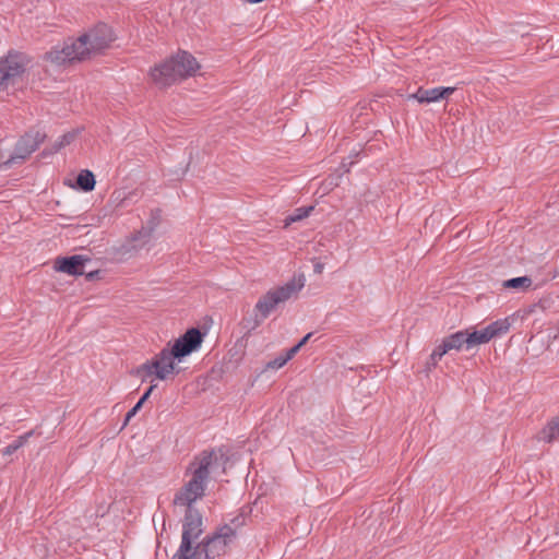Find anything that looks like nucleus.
Returning <instances> with one entry per match:
<instances>
[{"label": "nucleus", "instance_id": "obj_27", "mask_svg": "<svg viewBox=\"0 0 559 559\" xmlns=\"http://www.w3.org/2000/svg\"><path fill=\"white\" fill-rule=\"evenodd\" d=\"M300 348L301 347L298 344H296L289 350H287V353L284 354V356L289 361L299 352Z\"/></svg>", "mask_w": 559, "mask_h": 559}, {"label": "nucleus", "instance_id": "obj_26", "mask_svg": "<svg viewBox=\"0 0 559 559\" xmlns=\"http://www.w3.org/2000/svg\"><path fill=\"white\" fill-rule=\"evenodd\" d=\"M74 133H67L62 136L61 142L59 143V147H62L67 144H70L74 139Z\"/></svg>", "mask_w": 559, "mask_h": 559}, {"label": "nucleus", "instance_id": "obj_18", "mask_svg": "<svg viewBox=\"0 0 559 559\" xmlns=\"http://www.w3.org/2000/svg\"><path fill=\"white\" fill-rule=\"evenodd\" d=\"M76 183L83 191H92L95 188L96 183L95 176L88 169L81 170L78 175Z\"/></svg>", "mask_w": 559, "mask_h": 559}, {"label": "nucleus", "instance_id": "obj_21", "mask_svg": "<svg viewBox=\"0 0 559 559\" xmlns=\"http://www.w3.org/2000/svg\"><path fill=\"white\" fill-rule=\"evenodd\" d=\"M32 436V432H26L23 436H20L16 438L12 443H10L8 447H5L2 451L3 455H11L15 451H17L20 448H22L28 440V438Z\"/></svg>", "mask_w": 559, "mask_h": 559}, {"label": "nucleus", "instance_id": "obj_9", "mask_svg": "<svg viewBox=\"0 0 559 559\" xmlns=\"http://www.w3.org/2000/svg\"><path fill=\"white\" fill-rule=\"evenodd\" d=\"M150 78L152 82L159 87H168L181 81L180 76L177 74L176 66L171 61L170 57L152 68L150 70Z\"/></svg>", "mask_w": 559, "mask_h": 559}, {"label": "nucleus", "instance_id": "obj_2", "mask_svg": "<svg viewBox=\"0 0 559 559\" xmlns=\"http://www.w3.org/2000/svg\"><path fill=\"white\" fill-rule=\"evenodd\" d=\"M115 39L111 27L102 23L76 39L70 38L62 46L51 48L46 52L45 60L59 67L92 59L108 49Z\"/></svg>", "mask_w": 559, "mask_h": 559}, {"label": "nucleus", "instance_id": "obj_20", "mask_svg": "<svg viewBox=\"0 0 559 559\" xmlns=\"http://www.w3.org/2000/svg\"><path fill=\"white\" fill-rule=\"evenodd\" d=\"M532 278L528 276L514 277L503 282V287L512 289H527L532 286Z\"/></svg>", "mask_w": 559, "mask_h": 559}, {"label": "nucleus", "instance_id": "obj_7", "mask_svg": "<svg viewBox=\"0 0 559 559\" xmlns=\"http://www.w3.org/2000/svg\"><path fill=\"white\" fill-rule=\"evenodd\" d=\"M202 342L203 335L200 330L191 328L174 342L170 349L174 352V355L178 357V362H181L185 357L198 350Z\"/></svg>", "mask_w": 559, "mask_h": 559}, {"label": "nucleus", "instance_id": "obj_14", "mask_svg": "<svg viewBox=\"0 0 559 559\" xmlns=\"http://www.w3.org/2000/svg\"><path fill=\"white\" fill-rule=\"evenodd\" d=\"M442 348V352L448 354L451 350H460L463 347L467 349V341H466V332L459 331L447 337H444L439 344Z\"/></svg>", "mask_w": 559, "mask_h": 559}, {"label": "nucleus", "instance_id": "obj_10", "mask_svg": "<svg viewBox=\"0 0 559 559\" xmlns=\"http://www.w3.org/2000/svg\"><path fill=\"white\" fill-rule=\"evenodd\" d=\"M44 138L45 135L39 131L26 133L17 142L14 154L10 156L9 159L5 160V164H13L17 159H25L38 147V145L44 141Z\"/></svg>", "mask_w": 559, "mask_h": 559}, {"label": "nucleus", "instance_id": "obj_22", "mask_svg": "<svg viewBox=\"0 0 559 559\" xmlns=\"http://www.w3.org/2000/svg\"><path fill=\"white\" fill-rule=\"evenodd\" d=\"M445 355V353L442 352V348L440 345H438L431 353L429 360L427 362L428 367H436L438 361Z\"/></svg>", "mask_w": 559, "mask_h": 559}, {"label": "nucleus", "instance_id": "obj_19", "mask_svg": "<svg viewBox=\"0 0 559 559\" xmlns=\"http://www.w3.org/2000/svg\"><path fill=\"white\" fill-rule=\"evenodd\" d=\"M313 210H314L313 205L295 209L294 212L285 218V221H284L285 227L289 226L293 223L302 221L304 218L308 217L312 213Z\"/></svg>", "mask_w": 559, "mask_h": 559}, {"label": "nucleus", "instance_id": "obj_12", "mask_svg": "<svg viewBox=\"0 0 559 559\" xmlns=\"http://www.w3.org/2000/svg\"><path fill=\"white\" fill-rule=\"evenodd\" d=\"M88 261V258H85L80 254L67 258H58L55 261V270L58 272L66 273L68 275H82L84 274V265Z\"/></svg>", "mask_w": 559, "mask_h": 559}, {"label": "nucleus", "instance_id": "obj_24", "mask_svg": "<svg viewBox=\"0 0 559 559\" xmlns=\"http://www.w3.org/2000/svg\"><path fill=\"white\" fill-rule=\"evenodd\" d=\"M142 404L138 402L126 415L124 425L141 409Z\"/></svg>", "mask_w": 559, "mask_h": 559}, {"label": "nucleus", "instance_id": "obj_8", "mask_svg": "<svg viewBox=\"0 0 559 559\" xmlns=\"http://www.w3.org/2000/svg\"><path fill=\"white\" fill-rule=\"evenodd\" d=\"M160 219L159 211H156V216L148 221L147 226L142 227L139 231L134 233L126 242V252H138L146 248L153 238L155 228L158 226Z\"/></svg>", "mask_w": 559, "mask_h": 559}, {"label": "nucleus", "instance_id": "obj_31", "mask_svg": "<svg viewBox=\"0 0 559 559\" xmlns=\"http://www.w3.org/2000/svg\"><path fill=\"white\" fill-rule=\"evenodd\" d=\"M555 337H559V320H558V324H557V334L555 335Z\"/></svg>", "mask_w": 559, "mask_h": 559}, {"label": "nucleus", "instance_id": "obj_15", "mask_svg": "<svg viewBox=\"0 0 559 559\" xmlns=\"http://www.w3.org/2000/svg\"><path fill=\"white\" fill-rule=\"evenodd\" d=\"M559 436V417H555L538 432V440L550 443Z\"/></svg>", "mask_w": 559, "mask_h": 559}, {"label": "nucleus", "instance_id": "obj_6", "mask_svg": "<svg viewBox=\"0 0 559 559\" xmlns=\"http://www.w3.org/2000/svg\"><path fill=\"white\" fill-rule=\"evenodd\" d=\"M176 361L178 362V357L169 347H165L151 360L144 362L139 371L144 372L147 377L155 376L156 379L165 381L180 372Z\"/></svg>", "mask_w": 559, "mask_h": 559}, {"label": "nucleus", "instance_id": "obj_23", "mask_svg": "<svg viewBox=\"0 0 559 559\" xmlns=\"http://www.w3.org/2000/svg\"><path fill=\"white\" fill-rule=\"evenodd\" d=\"M287 362H288V360L286 359V357L284 355H280L276 358H274L273 360H270L266 364L265 369L277 370V369L284 367Z\"/></svg>", "mask_w": 559, "mask_h": 559}, {"label": "nucleus", "instance_id": "obj_28", "mask_svg": "<svg viewBox=\"0 0 559 559\" xmlns=\"http://www.w3.org/2000/svg\"><path fill=\"white\" fill-rule=\"evenodd\" d=\"M156 388L155 384H152L147 391L143 394V396L139 400V402H141V404L143 405V403L148 399V396L151 395V393L153 392V390Z\"/></svg>", "mask_w": 559, "mask_h": 559}, {"label": "nucleus", "instance_id": "obj_29", "mask_svg": "<svg viewBox=\"0 0 559 559\" xmlns=\"http://www.w3.org/2000/svg\"><path fill=\"white\" fill-rule=\"evenodd\" d=\"M324 264L321 262H317L313 266V271L316 274H321L323 272Z\"/></svg>", "mask_w": 559, "mask_h": 559}, {"label": "nucleus", "instance_id": "obj_13", "mask_svg": "<svg viewBox=\"0 0 559 559\" xmlns=\"http://www.w3.org/2000/svg\"><path fill=\"white\" fill-rule=\"evenodd\" d=\"M455 91L454 87H435L425 90L418 88L416 93L408 96V98L416 99L419 103H436L440 99L449 97Z\"/></svg>", "mask_w": 559, "mask_h": 559}, {"label": "nucleus", "instance_id": "obj_16", "mask_svg": "<svg viewBox=\"0 0 559 559\" xmlns=\"http://www.w3.org/2000/svg\"><path fill=\"white\" fill-rule=\"evenodd\" d=\"M511 323L508 318L497 320L485 328L489 337L492 340L496 336L507 333L510 330Z\"/></svg>", "mask_w": 559, "mask_h": 559}, {"label": "nucleus", "instance_id": "obj_5", "mask_svg": "<svg viewBox=\"0 0 559 559\" xmlns=\"http://www.w3.org/2000/svg\"><path fill=\"white\" fill-rule=\"evenodd\" d=\"M27 67V58L17 52H9L0 59V94H10L22 81Z\"/></svg>", "mask_w": 559, "mask_h": 559}, {"label": "nucleus", "instance_id": "obj_30", "mask_svg": "<svg viewBox=\"0 0 559 559\" xmlns=\"http://www.w3.org/2000/svg\"><path fill=\"white\" fill-rule=\"evenodd\" d=\"M312 336V333H308L306 334L297 344L302 347L308 341L309 338Z\"/></svg>", "mask_w": 559, "mask_h": 559}, {"label": "nucleus", "instance_id": "obj_4", "mask_svg": "<svg viewBox=\"0 0 559 559\" xmlns=\"http://www.w3.org/2000/svg\"><path fill=\"white\" fill-rule=\"evenodd\" d=\"M306 278L302 274L294 276L283 286L270 289L255 304V310L262 319H265L276 307L296 296L305 286Z\"/></svg>", "mask_w": 559, "mask_h": 559}, {"label": "nucleus", "instance_id": "obj_1", "mask_svg": "<svg viewBox=\"0 0 559 559\" xmlns=\"http://www.w3.org/2000/svg\"><path fill=\"white\" fill-rule=\"evenodd\" d=\"M202 534V515L189 509L182 521L181 543L171 559H215L226 554L237 536L236 530L226 524L193 545Z\"/></svg>", "mask_w": 559, "mask_h": 559}, {"label": "nucleus", "instance_id": "obj_11", "mask_svg": "<svg viewBox=\"0 0 559 559\" xmlns=\"http://www.w3.org/2000/svg\"><path fill=\"white\" fill-rule=\"evenodd\" d=\"M181 80L193 76L200 69L197 59L188 51L180 50L170 57Z\"/></svg>", "mask_w": 559, "mask_h": 559}, {"label": "nucleus", "instance_id": "obj_25", "mask_svg": "<svg viewBox=\"0 0 559 559\" xmlns=\"http://www.w3.org/2000/svg\"><path fill=\"white\" fill-rule=\"evenodd\" d=\"M112 198L118 202V205H122L123 201L127 199V195L122 191H115L112 193Z\"/></svg>", "mask_w": 559, "mask_h": 559}, {"label": "nucleus", "instance_id": "obj_3", "mask_svg": "<svg viewBox=\"0 0 559 559\" xmlns=\"http://www.w3.org/2000/svg\"><path fill=\"white\" fill-rule=\"evenodd\" d=\"M213 459V452L203 451L189 464L186 475L190 478L175 495L176 507H187L188 511L193 509L192 504L204 496Z\"/></svg>", "mask_w": 559, "mask_h": 559}, {"label": "nucleus", "instance_id": "obj_17", "mask_svg": "<svg viewBox=\"0 0 559 559\" xmlns=\"http://www.w3.org/2000/svg\"><path fill=\"white\" fill-rule=\"evenodd\" d=\"M466 332L467 349H471L477 345L488 343L491 338L489 337L485 328L479 331Z\"/></svg>", "mask_w": 559, "mask_h": 559}]
</instances>
